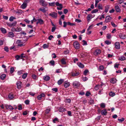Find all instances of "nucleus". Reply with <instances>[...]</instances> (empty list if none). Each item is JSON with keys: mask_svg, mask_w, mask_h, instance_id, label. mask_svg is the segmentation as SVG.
I'll return each instance as SVG.
<instances>
[{"mask_svg": "<svg viewBox=\"0 0 126 126\" xmlns=\"http://www.w3.org/2000/svg\"><path fill=\"white\" fill-rule=\"evenodd\" d=\"M73 45L75 49H78L79 48V45L78 42L77 41L73 43Z\"/></svg>", "mask_w": 126, "mask_h": 126, "instance_id": "f257e3e1", "label": "nucleus"}, {"mask_svg": "<svg viewBox=\"0 0 126 126\" xmlns=\"http://www.w3.org/2000/svg\"><path fill=\"white\" fill-rule=\"evenodd\" d=\"M56 5L57 6H58L59 7H57V9L58 10H61L63 8L62 5L61 4H60L58 2H57L55 3Z\"/></svg>", "mask_w": 126, "mask_h": 126, "instance_id": "f03ea898", "label": "nucleus"}, {"mask_svg": "<svg viewBox=\"0 0 126 126\" xmlns=\"http://www.w3.org/2000/svg\"><path fill=\"white\" fill-rule=\"evenodd\" d=\"M16 44L18 46L20 47L23 46V42L20 40H17L16 41Z\"/></svg>", "mask_w": 126, "mask_h": 126, "instance_id": "7ed1b4c3", "label": "nucleus"}, {"mask_svg": "<svg viewBox=\"0 0 126 126\" xmlns=\"http://www.w3.org/2000/svg\"><path fill=\"white\" fill-rule=\"evenodd\" d=\"M39 2L43 6H46L47 5V3L43 0H40Z\"/></svg>", "mask_w": 126, "mask_h": 126, "instance_id": "20e7f679", "label": "nucleus"}, {"mask_svg": "<svg viewBox=\"0 0 126 126\" xmlns=\"http://www.w3.org/2000/svg\"><path fill=\"white\" fill-rule=\"evenodd\" d=\"M45 94L44 93H42L37 96V99L38 100H40L41 99L42 97H45Z\"/></svg>", "mask_w": 126, "mask_h": 126, "instance_id": "39448f33", "label": "nucleus"}, {"mask_svg": "<svg viewBox=\"0 0 126 126\" xmlns=\"http://www.w3.org/2000/svg\"><path fill=\"white\" fill-rule=\"evenodd\" d=\"M49 16H51L53 18H56L57 16V14L55 12H52L49 14Z\"/></svg>", "mask_w": 126, "mask_h": 126, "instance_id": "423d86ee", "label": "nucleus"}, {"mask_svg": "<svg viewBox=\"0 0 126 126\" xmlns=\"http://www.w3.org/2000/svg\"><path fill=\"white\" fill-rule=\"evenodd\" d=\"M115 48L117 49L120 48V43L118 42H116L115 43Z\"/></svg>", "mask_w": 126, "mask_h": 126, "instance_id": "0eeeda50", "label": "nucleus"}, {"mask_svg": "<svg viewBox=\"0 0 126 126\" xmlns=\"http://www.w3.org/2000/svg\"><path fill=\"white\" fill-rule=\"evenodd\" d=\"M16 85L17 88H21L22 87V82L20 81H18L16 82Z\"/></svg>", "mask_w": 126, "mask_h": 126, "instance_id": "6e6552de", "label": "nucleus"}, {"mask_svg": "<svg viewBox=\"0 0 126 126\" xmlns=\"http://www.w3.org/2000/svg\"><path fill=\"white\" fill-rule=\"evenodd\" d=\"M101 53V51L100 49H96L94 52V54L96 55H98L100 54Z\"/></svg>", "mask_w": 126, "mask_h": 126, "instance_id": "1a4fd4ad", "label": "nucleus"}, {"mask_svg": "<svg viewBox=\"0 0 126 126\" xmlns=\"http://www.w3.org/2000/svg\"><path fill=\"white\" fill-rule=\"evenodd\" d=\"M111 19L112 18L111 17H110L109 16H107L106 17L105 22H109Z\"/></svg>", "mask_w": 126, "mask_h": 126, "instance_id": "9d476101", "label": "nucleus"}, {"mask_svg": "<svg viewBox=\"0 0 126 126\" xmlns=\"http://www.w3.org/2000/svg\"><path fill=\"white\" fill-rule=\"evenodd\" d=\"M58 110L60 112H63L66 110V109L63 107H60L59 108Z\"/></svg>", "mask_w": 126, "mask_h": 126, "instance_id": "9b49d317", "label": "nucleus"}, {"mask_svg": "<svg viewBox=\"0 0 126 126\" xmlns=\"http://www.w3.org/2000/svg\"><path fill=\"white\" fill-rule=\"evenodd\" d=\"M6 109H10L11 110L14 109L13 107L11 105H6L5 106Z\"/></svg>", "mask_w": 126, "mask_h": 126, "instance_id": "f8f14e48", "label": "nucleus"}, {"mask_svg": "<svg viewBox=\"0 0 126 126\" xmlns=\"http://www.w3.org/2000/svg\"><path fill=\"white\" fill-rule=\"evenodd\" d=\"M107 112L106 109L103 110L101 111V114L103 115H106Z\"/></svg>", "mask_w": 126, "mask_h": 126, "instance_id": "ddd939ff", "label": "nucleus"}, {"mask_svg": "<svg viewBox=\"0 0 126 126\" xmlns=\"http://www.w3.org/2000/svg\"><path fill=\"white\" fill-rule=\"evenodd\" d=\"M74 87L75 88H77L80 85L77 82H75L73 83Z\"/></svg>", "mask_w": 126, "mask_h": 126, "instance_id": "4468645a", "label": "nucleus"}, {"mask_svg": "<svg viewBox=\"0 0 126 126\" xmlns=\"http://www.w3.org/2000/svg\"><path fill=\"white\" fill-rule=\"evenodd\" d=\"M93 17H92V15L91 14H88L87 17V18L88 21L89 22L90 21V19H91Z\"/></svg>", "mask_w": 126, "mask_h": 126, "instance_id": "2eb2a0df", "label": "nucleus"}, {"mask_svg": "<svg viewBox=\"0 0 126 126\" xmlns=\"http://www.w3.org/2000/svg\"><path fill=\"white\" fill-rule=\"evenodd\" d=\"M71 23L70 22H66L65 21H64L63 22V24H64L63 27H66L67 25H70Z\"/></svg>", "mask_w": 126, "mask_h": 126, "instance_id": "dca6fc26", "label": "nucleus"}, {"mask_svg": "<svg viewBox=\"0 0 126 126\" xmlns=\"http://www.w3.org/2000/svg\"><path fill=\"white\" fill-rule=\"evenodd\" d=\"M64 85L65 88H67L69 85V83L68 82L65 81L64 83Z\"/></svg>", "mask_w": 126, "mask_h": 126, "instance_id": "f3484780", "label": "nucleus"}, {"mask_svg": "<svg viewBox=\"0 0 126 126\" xmlns=\"http://www.w3.org/2000/svg\"><path fill=\"white\" fill-rule=\"evenodd\" d=\"M115 9L117 12H119L121 10L120 7L118 6H115Z\"/></svg>", "mask_w": 126, "mask_h": 126, "instance_id": "a211bd4d", "label": "nucleus"}, {"mask_svg": "<svg viewBox=\"0 0 126 126\" xmlns=\"http://www.w3.org/2000/svg\"><path fill=\"white\" fill-rule=\"evenodd\" d=\"M110 82L111 83L114 84L116 82V79L115 78H113L110 79Z\"/></svg>", "mask_w": 126, "mask_h": 126, "instance_id": "6ab92c4d", "label": "nucleus"}, {"mask_svg": "<svg viewBox=\"0 0 126 126\" xmlns=\"http://www.w3.org/2000/svg\"><path fill=\"white\" fill-rule=\"evenodd\" d=\"M44 79L46 81H48L49 80L50 78V77L48 76H46L44 77Z\"/></svg>", "mask_w": 126, "mask_h": 126, "instance_id": "aec40b11", "label": "nucleus"}, {"mask_svg": "<svg viewBox=\"0 0 126 126\" xmlns=\"http://www.w3.org/2000/svg\"><path fill=\"white\" fill-rule=\"evenodd\" d=\"M119 37L122 39H124L126 38V37L125 35H124L122 34H120L119 35Z\"/></svg>", "mask_w": 126, "mask_h": 126, "instance_id": "412c9836", "label": "nucleus"}, {"mask_svg": "<svg viewBox=\"0 0 126 126\" xmlns=\"http://www.w3.org/2000/svg\"><path fill=\"white\" fill-rule=\"evenodd\" d=\"M8 35V36L12 38L14 37V34L12 32H9Z\"/></svg>", "mask_w": 126, "mask_h": 126, "instance_id": "4be33fe9", "label": "nucleus"}, {"mask_svg": "<svg viewBox=\"0 0 126 126\" xmlns=\"http://www.w3.org/2000/svg\"><path fill=\"white\" fill-rule=\"evenodd\" d=\"M64 79H61L58 80V81L57 83L59 85H60L63 82Z\"/></svg>", "mask_w": 126, "mask_h": 126, "instance_id": "5701e85b", "label": "nucleus"}, {"mask_svg": "<svg viewBox=\"0 0 126 126\" xmlns=\"http://www.w3.org/2000/svg\"><path fill=\"white\" fill-rule=\"evenodd\" d=\"M77 64L81 68H83L84 67V65L81 63H77Z\"/></svg>", "mask_w": 126, "mask_h": 126, "instance_id": "b1692460", "label": "nucleus"}, {"mask_svg": "<svg viewBox=\"0 0 126 126\" xmlns=\"http://www.w3.org/2000/svg\"><path fill=\"white\" fill-rule=\"evenodd\" d=\"M61 62L62 64H66V62L65 59L64 58H63L61 60Z\"/></svg>", "mask_w": 126, "mask_h": 126, "instance_id": "393cba45", "label": "nucleus"}, {"mask_svg": "<svg viewBox=\"0 0 126 126\" xmlns=\"http://www.w3.org/2000/svg\"><path fill=\"white\" fill-rule=\"evenodd\" d=\"M6 77V75L5 74H2L1 75L0 77V78L2 80H3Z\"/></svg>", "mask_w": 126, "mask_h": 126, "instance_id": "a878e982", "label": "nucleus"}, {"mask_svg": "<svg viewBox=\"0 0 126 126\" xmlns=\"http://www.w3.org/2000/svg\"><path fill=\"white\" fill-rule=\"evenodd\" d=\"M8 97L9 99H12L14 98V96L13 94L12 93H10Z\"/></svg>", "mask_w": 126, "mask_h": 126, "instance_id": "bb28decb", "label": "nucleus"}, {"mask_svg": "<svg viewBox=\"0 0 126 126\" xmlns=\"http://www.w3.org/2000/svg\"><path fill=\"white\" fill-rule=\"evenodd\" d=\"M118 60L121 61H124L126 60V58L124 56H122L120 57Z\"/></svg>", "mask_w": 126, "mask_h": 126, "instance_id": "cd10ccee", "label": "nucleus"}, {"mask_svg": "<svg viewBox=\"0 0 126 126\" xmlns=\"http://www.w3.org/2000/svg\"><path fill=\"white\" fill-rule=\"evenodd\" d=\"M27 6V4L26 3H23L21 6V8L23 9H24Z\"/></svg>", "mask_w": 126, "mask_h": 126, "instance_id": "c85d7f7f", "label": "nucleus"}, {"mask_svg": "<svg viewBox=\"0 0 126 126\" xmlns=\"http://www.w3.org/2000/svg\"><path fill=\"white\" fill-rule=\"evenodd\" d=\"M39 23L40 24H42L44 23L43 20L41 19H38Z\"/></svg>", "mask_w": 126, "mask_h": 126, "instance_id": "c756f323", "label": "nucleus"}, {"mask_svg": "<svg viewBox=\"0 0 126 126\" xmlns=\"http://www.w3.org/2000/svg\"><path fill=\"white\" fill-rule=\"evenodd\" d=\"M0 30L3 33H5L6 32V30L4 28H1Z\"/></svg>", "mask_w": 126, "mask_h": 126, "instance_id": "7c9ffc66", "label": "nucleus"}, {"mask_svg": "<svg viewBox=\"0 0 126 126\" xmlns=\"http://www.w3.org/2000/svg\"><path fill=\"white\" fill-rule=\"evenodd\" d=\"M22 30V28L19 26L16 28V31L17 32H19Z\"/></svg>", "mask_w": 126, "mask_h": 126, "instance_id": "2f4dec72", "label": "nucleus"}, {"mask_svg": "<svg viewBox=\"0 0 126 126\" xmlns=\"http://www.w3.org/2000/svg\"><path fill=\"white\" fill-rule=\"evenodd\" d=\"M109 6L108 5L105 6V12L106 13H107L109 9Z\"/></svg>", "mask_w": 126, "mask_h": 126, "instance_id": "473e14b6", "label": "nucleus"}, {"mask_svg": "<svg viewBox=\"0 0 126 126\" xmlns=\"http://www.w3.org/2000/svg\"><path fill=\"white\" fill-rule=\"evenodd\" d=\"M49 47V46L46 44H44L43 46V48L44 49L47 48Z\"/></svg>", "mask_w": 126, "mask_h": 126, "instance_id": "72a5a7b5", "label": "nucleus"}, {"mask_svg": "<svg viewBox=\"0 0 126 126\" xmlns=\"http://www.w3.org/2000/svg\"><path fill=\"white\" fill-rule=\"evenodd\" d=\"M39 10L40 11H41L43 13H45L46 11L45 10L44 7L42 8H40Z\"/></svg>", "mask_w": 126, "mask_h": 126, "instance_id": "f704fd0d", "label": "nucleus"}, {"mask_svg": "<svg viewBox=\"0 0 126 126\" xmlns=\"http://www.w3.org/2000/svg\"><path fill=\"white\" fill-rule=\"evenodd\" d=\"M27 73H24L22 76V78L23 79H25L27 77Z\"/></svg>", "mask_w": 126, "mask_h": 126, "instance_id": "c9c22d12", "label": "nucleus"}, {"mask_svg": "<svg viewBox=\"0 0 126 126\" xmlns=\"http://www.w3.org/2000/svg\"><path fill=\"white\" fill-rule=\"evenodd\" d=\"M109 94L110 96L113 97L115 95V94L114 93L111 92Z\"/></svg>", "mask_w": 126, "mask_h": 126, "instance_id": "e433bc0d", "label": "nucleus"}, {"mask_svg": "<svg viewBox=\"0 0 126 126\" xmlns=\"http://www.w3.org/2000/svg\"><path fill=\"white\" fill-rule=\"evenodd\" d=\"M94 26V25L93 24H92L87 29V31H88L89 30L91 29Z\"/></svg>", "mask_w": 126, "mask_h": 126, "instance_id": "4c0bfd02", "label": "nucleus"}, {"mask_svg": "<svg viewBox=\"0 0 126 126\" xmlns=\"http://www.w3.org/2000/svg\"><path fill=\"white\" fill-rule=\"evenodd\" d=\"M59 122L58 119L56 117L53 120V122L54 123H55L56 122Z\"/></svg>", "mask_w": 126, "mask_h": 126, "instance_id": "58836bf2", "label": "nucleus"}, {"mask_svg": "<svg viewBox=\"0 0 126 126\" xmlns=\"http://www.w3.org/2000/svg\"><path fill=\"white\" fill-rule=\"evenodd\" d=\"M94 101L93 100L91 99L89 101V104H94Z\"/></svg>", "mask_w": 126, "mask_h": 126, "instance_id": "ea45409f", "label": "nucleus"}, {"mask_svg": "<svg viewBox=\"0 0 126 126\" xmlns=\"http://www.w3.org/2000/svg\"><path fill=\"white\" fill-rule=\"evenodd\" d=\"M100 106L101 107L104 108L105 107V103H102L100 104Z\"/></svg>", "mask_w": 126, "mask_h": 126, "instance_id": "a19ab883", "label": "nucleus"}, {"mask_svg": "<svg viewBox=\"0 0 126 126\" xmlns=\"http://www.w3.org/2000/svg\"><path fill=\"white\" fill-rule=\"evenodd\" d=\"M16 18L15 17L13 16L9 18V21H13V20L14 19H15Z\"/></svg>", "mask_w": 126, "mask_h": 126, "instance_id": "79ce46f5", "label": "nucleus"}, {"mask_svg": "<svg viewBox=\"0 0 126 126\" xmlns=\"http://www.w3.org/2000/svg\"><path fill=\"white\" fill-rule=\"evenodd\" d=\"M105 43L107 45H109V44H111V42L110 41H109L106 40V41H105Z\"/></svg>", "mask_w": 126, "mask_h": 126, "instance_id": "37998d69", "label": "nucleus"}, {"mask_svg": "<svg viewBox=\"0 0 126 126\" xmlns=\"http://www.w3.org/2000/svg\"><path fill=\"white\" fill-rule=\"evenodd\" d=\"M106 37L107 39H110L111 38V35L110 34H107Z\"/></svg>", "mask_w": 126, "mask_h": 126, "instance_id": "c03bdc74", "label": "nucleus"}, {"mask_svg": "<svg viewBox=\"0 0 126 126\" xmlns=\"http://www.w3.org/2000/svg\"><path fill=\"white\" fill-rule=\"evenodd\" d=\"M15 58H16V60H18L20 58V55H17L15 56Z\"/></svg>", "mask_w": 126, "mask_h": 126, "instance_id": "a18cd8bd", "label": "nucleus"}, {"mask_svg": "<svg viewBox=\"0 0 126 126\" xmlns=\"http://www.w3.org/2000/svg\"><path fill=\"white\" fill-rule=\"evenodd\" d=\"M100 85H96L94 87V89L96 90H97L99 88Z\"/></svg>", "mask_w": 126, "mask_h": 126, "instance_id": "49530a36", "label": "nucleus"}, {"mask_svg": "<svg viewBox=\"0 0 126 126\" xmlns=\"http://www.w3.org/2000/svg\"><path fill=\"white\" fill-rule=\"evenodd\" d=\"M98 11V10L97 9H94L91 12V13L92 14H93L94 13H96V12H97Z\"/></svg>", "mask_w": 126, "mask_h": 126, "instance_id": "de8ad7c7", "label": "nucleus"}, {"mask_svg": "<svg viewBox=\"0 0 126 126\" xmlns=\"http://www.w3.org/2000/svg\"><path fill=\"white\" fill-rule=\"evenodd\" d=\"M52 65H54L55 64V62L53 60L50 61L49 62Z\"/></svg>", "mask_w": 126, "mask_h": 126, "instance_id": "09e8293b", "label": "nucleus"}, {"mask_svg": "<svg viewBox=\"0 0 126 126\" xmlns=\"http://www.w3.org/2000/svg\"><path fill=\"white\" fill-rule=\"evenodd\" d=\"M125 119L124 118H122L121 119H118V120L120 122H122Z\"/></svg>", "mask_w": 126, "mask_h": 126, "instance_id": "8fccbe9b", "label": "nucleus"}, {"mask_svg": "<svg viewBox=\"0 0 126 126\" xmlns=\"http://www.w3.org/2000/svg\"><path fill=\"white\" fill-rule=\"evenodd\" d=\"M98 8L99 9H102V5L100 4H99L98 5Z\"/></svg>", "mask_w": 126, "mask_h": 126, "instance_id": "3c124183", "label": "nucleus"}, {"mask_svg": "<svg viewBox=\"0 0 126 126\" xmlns=\"http://www.w3.org/2000/svg\"><path fill=\"white\" fill-rule=\"evenodd\" d=\"M111 24L112 26L114 27H116L117 26L113 22H111Z\"/></svg>", "mask_w": 126, "mask_h": 126, "instance_id": "603ef678", "label": "nucleus"}, {"mask_svg": "<svg viewBox=\"0 0 126 126\" xmlns=\"http://www.w3.org/2000/svg\"><path fill=\"white\" fill-rule=\"evenodd\" d=\"M18 110H22V105H21V104L19 105L18 106Z\"/></svg>", "mask_w": 126, "mask_h": 126, "instance_id": "864d4df0", "label": "nucleus"}, {"mask_svg": "<svg viewBox=\"0 0 126 126\" xmlns=\"http://www.w3.org/2000/svg\"><path fill=\"white\" fill-rule=\"evenodd\" d=\"M30 101L28 100H26L25 101V103L26 105H28L29 104Z\"/></svg>", "mask_w": 126, "mask_h": 126, "instance_id": "5fc2aeb1", "label": "nucleus"}, {"mask_svg": "<svg viewBox=\"0 0 126 126\" xmlns=\"http://www.w3.org/2000/svg\"><path fill=\"white\" fill-rule=\"evenodd\" d=\"M14 69L13 67H12L10 68V72L12 74L14 71Z\"/></svg>", "mask_w": 126, "mask_h": 126, "instance_id": "6e6d98bb", "label": "nucleus"}, {"mask_svg": "<svg viewBox=\"0 0 126 126\" xmlns=\"http://www.w3.org/2000/svg\"><path fill=\"white\" fill-rule=\"evenodd\" d=\"M104 69V67L103 65H101L99 67V69L100 70H103Z\"/></svg>", "mask_w": 126, "mask_h": 126, "instance_id": "4d7b16f0", "label": "nucleus"}, {"mask_svg": "<svg viewBox=\"0 0 126 126\" xmlns=\"http://www.w3.org/2000/svg\"><path fill=\"white\" fill-rule=\"evenodd\" d=\"M16 21H15L13 22L12 23H11L12 26H15L16 24Z\"/></svg>", "mask_w": 126, "mask_h": 126, "instance_id": "13d9d810", "label": "nucleus"}, {"mask_svg": "<svg viewBox=\"0 0 126 126\" xmlns=\"http://www.w3.org/2000/svg\"><path fill=\"white\" fill-rule=\"evenodd\" d=\"M89 72L88 70H85L83 74L84 75H86Z\"/></svg>", "mask_w": 126, "mask_h": 126, "instance_id": "bf43d9fd", "label": "nucleus"}, {"mask_svg": "<svg viewBox=\"0 0 126 126\" xmlns=\"http://www.w3.org/2000/svg\"><path fill=\"white\" fill-rule=\"evenodd\" d=\"M91 94V93L90 92H86V94L85 95L87 96H90V95Z\"/></svg>", "mask_w": 126, "mask_h": 126, "instance_id": "052dcab7", "label": "nucleus"}, {"mask_svg": "<svg viewBox=\"0 0 126 126\" xmlns=\"http://www.w3.org/2000/svg\"><path fill=\"white\" fill-rule=\"evenodd\" d=\"M82 79L84 81H86L88 79L86 77H82Z\"/></svg>", "mask_w": 126, "mask_h": 126, "instance_id": "680f3d73", "label": "nucleus"}, {"mask_svg": "<svg viewBox=\"0 0 126 126\" xmlns=\"http://www.w3.org/2000/svg\"><path fill=\"white\" fill-rule=\"evenodd\" d=\"M4 50L6 52H8L9 51V49L7 47H5L4 48Z\"/></svg>", "mask_w": 126, "mask_h": 126, "instance_id": "e2e57ef3", "label": "nucleus"}, {"mask_svg": "<svg viewBox=\"0 0 126 126\" xmlns=\"http://www.w3.org/2000/svg\"><path fill=\"white\" fill-rule=\"evenodd\" d=\"M29 94L30 95L32 96H33L35 94V93H33V92H30L29 93Z\"/></svg>", "mask_w": 126, "mask_h": 126, "instance_id": "0e129e2a", "label": "nucleus"}, {"mask_svg": "<svg viewBox=\"0 0 126 126\" xmlns=\"http://www.w3.org/2000/svg\"><path fill=\"white\" fill-rule=\"evenodd\" d=\"M50 111V109H47L46 110V113L48 114L49 112Z\"/></svg>", "mask_w": 126, "mask_h": 126, "instance_id": "69168bd1", "label": "nucleus"}, {"mask_svg": "<svg viewBox=\"0 0 126 126\" xmlns=\"http://www.w3.org/2000/svg\"><path fill=\"white\" fill-rule=\"evenodd\" d=\"M69 51L68 50H66L64 51V53L65 54H67L69 53Z\"/></svg>", "mask_w": 126, "mask_h": 126, "instance_id": "338daca9", "label": "nucleus"}, {"mask_svg": "<svg viewBox=\"0 0 126 126\" xmlns=\"http://www.w3.org/2000/svg\"><path fill=\"white\" fill-rule=\"evenodd\" d=\"M54 38V37L52 35H50L48 37V39L49 40H51L52 38Z\"/></svg>", "mask_w": 126, "mask_h": 126, "instance_id": "774afa93", "label": "nucleus"}]
</instances>
